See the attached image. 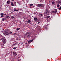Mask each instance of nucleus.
<instances>
[{"mask_svg": "<svg viewBox=\"0 0 61 61\" xmlns=\"http://www.w3.org/2000/svg\"><path fill=\"white\" fill-rule=\"evenodd\" d=\"M47 18H49V17H50V16H47Z\"/></svg>", "mask_w": 61, "mask_h": 61, "instance_id": "25", "label": "nucleus"}, {"mask_svg": "<svg viewBox=\"0 0 61 61\" xmlns=\"http://www.w3.org/2000/svg\"><path fill=\"white\" fill-rule=\"evenodd\" d=\"M16 44H17V43H15V46H16Z\"/></svg>", "mask_w": 61, "mask_h": 61, "instance_id": "32", "label": "nucleus"}, {"mask_svg": "<svg viewBox=\"0 0 61 61\" xmlns=\"http://www.w3.org/2000/svg\"><path fill=\"white\" fill-rule=\"evenodd\" d=\"M34 19L36 21V20H37V18H35Z\"/></svg>", "mask_w": 61, "mask_h": 61, "instance_id": "14", "label": "nucleus"}, {"mask_svg": "<svg viewBox=\"0 0 61 61\" xmlns=\"http://www.w3.org/2000/svg\"><path fill=\"white\" fill-rule=\"evenodd\" d=\"M2 20L3 21H5V18H2Z\"/></svg>", "mask_w": 61, "mask_h": 61, "instance_id": "11", "label": "nucleus"}, {"mask_svg": "<svg viewBox=\"0 0 61 61\" xmlns=\"http://www.w3.org/2000/svg\"><path fill=\"white\" fill-rule=\"evenodd\" d=\"M16 9H17V10H18H18H19V9H18V8H16Z\"/></svg>", "mask_w": 61, "mask_h": 61, "instance_id": "26", "label": "nucleus"}, {"mask_svg": "<svg viewBox=\"0 0 61 61\" xmlns=\"http://www.w3.org/2000/svg\"><path fill=\"white\" fill-rule=\"evenodd\" d=\"M45 28L46 29V30H47V27H45Z\"/></svg>", "mask_w": 61, "mask_h": 61, "instance_id": "21", "label": "nucleus"}, {"mask_svg": "<svg viewBox=\"0 0 61 61\" xmlns=\"http://www.w3.org/2000/svg\"><path fill=\"white\" fill-rule=\"evenodd\" d=\"M13 49H15H15H16V47H14Z\"/></svg>", "mask_w": 61, "mask_h": 61, "instance_id": "28", "label": "nucleus"}, {"mask_svg": "<svg viewBox=\"0 0 61 61\" xmlns=\"http://www.w3.org/2000/svg\"><path fill=\"white\" fill-rule=\"evenodd\" d=\"M58 3L59 4H60V5L61 4V1H59L58 2Z\"/></svg>", "mask_w": 61, "mask_h": 61, "instance_id": "10", "label": "nucleus"}, {"mask_svg": "<svg viewBox=\"0 0 61 61\" xmlns=\"http://www.w3.org/2000/svg\"><path fill=\"white\" fill-rule=\"evenodd\" d=\"M37 6L39 7H44V5L42 4H37Z\"/></svg>", "mask_w": 61, "mask_h": 61, "instance_id": "1", "label": "nucleus"}, {"mask_svg": "<svg viewBox=\"0 0 61 61\" xmlns=\"http://www.w3.org/2000/svg\"><path fill=\"white\" fill-rule=\"evenodd\" d=\"M55 3V2L53 1L52 2V4H54Z\"/></svg>", "mask_w": 61, "mask_h": 61, "instance_id": "20", "label": "nucleus"}, {"mask_svg": "<svg viewBox=\"0 0 61 61\" xmlns=\"http://www.w3.org/2000/svg\"><path fill=\"white\" fill-rule=\"evenodd\" d=\"M26 36H27V37H30L31 35V33L28 32L26 33Z\"/></svg>", "mask_w": 61, "mask_h": 61, "instance_id": "2", "label": "nucleus"}, {"mask_svg": "<svg viewBox=\"0 0 61 61\" xmlns=\"http://www.w3.org/2000/svg\"><path fill=\"white\" fill-rule=\"evenodd\" d=\"M15 45V44H14L13 45V46H14Z\"/></svg>", "mask_w": 61, "mask_h": 61, "instance_id": "33", "label": "nucleus"}, {"mask_svg": "<svg viewBox=\"0 0 61 61\" xmlns=\"http://www.w3.org/2000/svg\"><path fill=\"white\" fill-rule=\"evenodd\" d=\"M14 0H12V1H14Z\"/></svg>", "mask_w": 61, "mask_h": 61, "instance_id": "35", "label": "nucleus"}, {"mask_svg": "<svg viewBox=\"0 0 61 61\" xmlns=\"http://www.w3.org/2000/svg\"><path fill=\"white\" fill-rule=\"evenodd\" d=\"M1 17H4V15H2L0 16Z\"/></svg>", "mask_w": 61, "mask_h": 61, "instance_id": "24", "label": "nucleus"}, {"mask_svg": "<svg viewBox=\"0 0 61 61\" xmlns=\"http://www.w3.org/2000/svg\"><path fill=\"white\" fill-rule=\"evenodd\" d=\"M11 5L12 6H14V3L13 2H11Z\"/></svg>", "mask_w": 61, "mask_h": 61, "instance_id": "12", "label": "nucleus"}, {"mask_svg": "<svg viewBox=\"0 0 61 61\" xmlns=\"http://www.w3.org/2000/svg\"><path fill=\"white\" fill-rule=\"evenodd\" d=\"M14 11H18V10H16V9H15L14 10Z\"/></svg>", "mask_w": 61, "mask_h": 61, "instance_id": "15", "label": "nucleus"}, {"mask_svg": "<svg viewBox=\"0 0 61 61\" xmlns=\"http://www.w3.org/2000/svg\"><path fill=\"white\" fill-rule=\"evenodd\" d=\"M5 35H7V36H9V34L8 32H5L4 33Z\"/></svg>", "mask_w": 61, "mask_h": 61, "instance_id": "5", "label": "nucleus"}, {"mask_svg": "<svg viewBox=\"0 0 61 61\" xmlns=\"http://www.w3.org/2000/svg\"><path fill=\"white\" fill-rule=\"evenodd\" d=\"M14 16H12L11 17V18L13 19V18H14Z\"/></svg>", "mask_w": 61, "mask_h": 61, "instance_id": "19", "label": "nucleus"}, {"mask_svg": "<svg viewBox=\"0 0 61 61\" xmlns=\"http://www.w3.org/2000/svg\"><path fill=\"white\" fill-rule=\"evenodd\" d=\"M33 5V4H30V7H31Z\"/></svg>", "mask_w": 61, "mask_h": 61, "instance_id": "13", "label": "nucleus"}, {"mask_svg": "<svg viewBox=\"0 0 61 61\" xmlns=\"http://www.w3.org/2000/svg\"><path fill=\"white\" fill-rule=\"evenodd\" d=\"M46 15H48V13H49L48 12V9H46Z\"/></svg>", "mask_w": 61, "mask_h": 61, "instance_id": "4", "label": "nucleus"}, {"mask_svg": "<svg viewBox=\"0 0 61 61\" xmlns=\"http://www.w3.org/2000/svg\"><path fill=\"white\" fill-rule=\"evenodd\" d=\"M59 6H60V5H59V4H58L57 5V7H59Z\"/></svg>", "mask_w": 61, "mask_h": 61, "instance_id": "22", "label": "nucleus"}, {"mask_svg": "<svg viewBox=\"0 0 61 61\" xmlns=\"http://www.w3.org/2000/svg\"><path fill=\"white\" fill-rule=\"evenodd\" d=\"M33 40H32L29 41L28 42V44H30V43H31V42H33Z\"/></svg>", "mask_w": 61, "mask_h": 61, "instance_id": "6", "label": "nucleus"}, {"mask_svg": "<svg viewBox=\"0 0 61 61\" xmlns=\"http://www.w3.org/2000/svg\"><path fill=\"white\" fill-rule=\"evenodd\" d=\"M13 55H17V53L16 52H13Z\"/></svg>", "mask_w": 61, "mask_h": 61, "instance_id": "9", "label": "nucleus"}, {"mask_svg": "<svg viewBox=\"0 0 61 61\" xmlns=\"http://www.w3.org/2000/svg\"><path fill=\"white\" fill-rule=\"evenodd\" d=\"M5 31H6V30H5Z\"/></svg>", "mask_w": 61, "mask_h": 61, "instance_id": "36", "label": "nucleus"}, {"mask_svg": "<svg viewBox=\"0 0 61 61\" xmlns=\"http://www.w3.org/2000/svg\"><path fill=\"white\" fill-rule=\"evenodd\" d=\"M2 39V38H1V39H0V40H1Z\"/></svg>", "mask_w": 61, "mask_h": 61, "instance_id": "34", "label": "nucleus"}, {"mask_svg": "<svg viewBox=\"0 0 61 61\" xmlns=\"http://www.w3.org/2000/svg\"><path fill=\"white\" fill-rule=\"evenodd\" d=\"M57 12V10H56L53 12V13H56Z\"/></svg>", "mask_w": 61, "mask_h": 61, "instance_id": "8", "label": "nucleus"}, {"mask_svg": "<svg viewBox=\"0 0 61 61\" xmlns=\"http://www.w3.org/2000/svg\"><path fill=\"white\" fill-rule=\"evenodd\" d=\"M10 1L9 0L7 1V4H9L10 3Z\"/></svg>", "mask_w": 61, "mask_h": 61, "instance_id": "7", "label": "nucleus"}, {"mask_svg": "<svg viewBox=\"0 0 61 61\" xmlns=\"http://www.w3.org/2000/svg\"><path fill=\"white\" fill-rule=\"evenodd\" d=\"M41 16H43V15L42 14H41Z\"/></svg>", "mask_w": 61, "mask_h": 61, "instance_id": "30", "label": "nucleus"}, {"mask_svg": "<svg viewBox=\"0 0 61 61\" xmlns=\"http://www.w3.org/2000/svg\"><path fill=\"white\" fill-rule=\"evenodd\" d=\"M19 29H20V28H18L17 29V31H18Z\"/></svg>", "mask_w": 61, "mask_h": 61, "instance_id": "18", "label": "nucleus"}, {"mask_svg": "<svg viewBox=\"0 0 61 61\" xmlns=\"http://www.w3.org/2000/svg\"><path fill=\"white\" fill-rule=\"evenodd\" d=\"M9 17V16L8 15H7L6 17V18H8Z\"/></svg>", "mask_w": 61, "mask_h": 61, "instance_id": "16", "label": "nucleus"}, {"mask_svg": "<svg viewBox=\"0 0 61 61\" xmlns=\"http://www.w3.org/2000/svg\"><path fill=\"white\" fill-rule=\"evenodd\" d=\"M59 10H61V7H60L58 8Z\"/></svg>", "mask_w": 61, "mask_h": 61, "instance_id": "23", "label": "nucleus"}, {"mask_svg": "<svg viewBox=\"0 0 61 61\" xmlns=\"http://www.w3.org/2000/svg\"><path fill=\"white\" fill-rule=\"evenodd\" d=\"M4 15V14L3 13H1L0 14V15Z\"/></svg>", "mask_w": 61, "mask_h": 61, "instance_id": "27", "label": "nucleus"}, {"mask_svg": "<svg viewBox=\"0 0 61 61\" xmlns=\"http://www.w3.org/2000/svg\"><path fill=\"white\" fill-rule=\"evenodd\" d=\"M2 38L3 40H2V42L4 44H5V38L4 39L3 38Z\"/></svg>", "mask_w": 61, "mask_h": 61, "instance_id": "3", "label": "nucleus"}, {"mask_svg": "<svg viewBox=\"0 0 61 61\" xmlns=\"http://www.w3.org/2000/svg\"><path fill=\"white\" fill-rule=\"evenodd\" d=\"M12 32H10V34H12Z\"/></svg>", "mask_w": 61, "mask_h": 61, "instance_id": "29", "label": "nucleus"}, {"mask_svg": "<svg viewBox=\"0 0 61 61\" xmlns=\"http://www.w3.org/2000/svg\"><path fill=\"white\" fill-rule=\"evenodd\" d=\"M40 23V22H39L38 23V24H39Z\"/></svg>", "mask_w": 61, "mask_h": 61, "instance_id": "31", "label": "nucleus"}, {"mask_svg": "<svg viewBox=\"0 0 61 61\" xmlns=\"http://www.w3.org/2000/svg\"><path fill=\"white\" fill-rule=\"evenodd\" d=\"M28 23H30L31 22V21L30 20H29L27 21Z\"/></svg>", "mask_w": 61, "mask_h": 61, "instance_id": "17", "label": "nucleus"}]
</instances>
